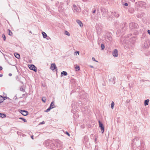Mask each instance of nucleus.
Here are the masks:
<instances>
[{"label": "nucleus", "mask_w": 150, "mask_h": 150, "mask_svg": "<svg viewBox=\"0 0 150 150\" xmlns=\"http://www.w3.org/2000/svg\"><path fill=\"white\" fill-rule=\"evenodd\" d=\"M138 24L132 22L129 24V27L131 29L134 28L137 29L138 28Z\"/></svg>", "instance_id": "nucleus-1"}, {"label": "nucleus", "mask_w": 150, "mask_h": 150, "mask_svg": "<svg viewBox=\"0 0 150 150\" xmlns=\"http://www.w3.org/2000/svg\"><path fill=\"white\" fill-rule=\"evenodd\" d=\"M138 4L139 6L143 8H145L146 5L145 2L143 1H140L138 2Z\"/></svg>", "instance_id": "nucleus-2"}, {"label": "nucleus", "mask_w": 150, "mask_h": 150, "mask_svg": "<svg viewBox=\"0 0 150 150\" xmlns=\"http://www.w3.org/2000/svg\"><path fill=\"white\" fill-rule=\"evenodd\" d=\"M99 127L101 129V132L103 133L104 130V127L103 123L100 120L98 121Z\"/></svg>", "instance_id": "nucleus-3"}, {"label": "nucleus", "mask_w": 150, "mask_h": 150, "mask_svg": "<svg viewBox=\"0 0 150 150\" xmlns=\"http://www.w3.org/2000/svg\"><path fill=\"white\" fill-rule=\"evenodd\" d=\"M50 69L52 70L53 72L56 71L57 72V67L56 66L55 63H53L51 64Z\"/></svg>", "instance_id": "nucleus-4"}, {"label": "nucleus", "mask_w": 150, "mask_h": 150, "mask_svg": "<svg viewBox=\"0 0 150 150\" xmlns=\"http://www.w3.org/2000/svg\"><path fill=\"white\" fill-rule=\"evenodd\" d=\"M29 68L31 70L34 71L36 72L37 71V67L33 64H30L28 65Z\"/></svg>", "instance_id": "nucleus-5"}, {"label": "nucleus", "mask_w": 150, "mask_h": 150, "mask_svg": "<svg viewBox=\"0 0 150 150\" xmlns=\"http://www.w3.org/2000/svg\"><path fill=\"white\" fill-rule=\"evenodd\" d=\"M109 81L110 82H114V84L115 83V76L112 75H110L109 76Z\"/></svg>", "instance_id": "nucleus-6"}, {"label": "nucleus", "mask_w": 150, "mask_h": 150, "mask_svg": "<svg viewBox=\"0 0 150 150\" xmlns=\"http://www.w3.org/2000/svg\"><path fill=\"white\" fill-rule=\"evenodd\" d=\"M101 11L102 12L103 11L102 16L103 17H105L108 12L107 9H104L103 8H101Z\"/></svg>", "instance_id": "nucleus-7"}, {"label": "nucleus", "mask_w": 150, "mask_h": 150, "mask_svg": "<svg viewBox=\"0 0 150 150\" xmlns=\"http://www.w3.org/2000/svg\"><path fill=\"white\" fill-rule=\"evenodd\" d=\"M20 112L22 115L25 116H27L28 114V111L24 110H20Z\"/></svg>", "instance_id": "nucleus-8"}, {"label": "nucleus", "mask_w": 150, "mask_h": 150, "mask_svg": "<svg viewBox=\"0 0 150 150\" xmlns=\"http://www.w3.org/2000/svg\"><path fill=\"white\" fill-rule=\"evenodd\" d=\"M112 54L115 57H117L118 51L117 49H115L112 52Z\"/></svg>", "instance_id": "nucleus-9"}, {"label": "nucleus", "mask_w": 150, "mask_h": 150, "mask_svg": "<svg viewBox=\"0 0 150 150\" xmlns=\"http://www.w3.org/2000/svg\"><path fill=\"white\" fill-rule=\"evenodd\" d=\"M76 22H77V23H78V24L79 25V26H80V27H81L83 26V23L81 22V21H80V20H76Z\"/></svg>", "instance_id": "nucleus-10"}, {"label": "nucleus", "mask_w": 150, "mask_h": 150, "mask_svg": "<svg viewBox=\"0 0 150 150\" xmlns=\"http://www.w3.org/2000/svg\"><path fill=\"white\" fill-rule=\"evenodd\" d=\"M87 94L86 93H84V94L83 95L81 96V98H82L83 99H85L86 100V98H87Z\"/></svg>", "instance_id": "nucleus-11"}, {"label": "nucleus", "mask_w": 150, "mask_h": 150, "mask_svg": "<svg viewBox=\"0 0 150 150\" xmlns=\"http://www.w3.org/2000/svg\"><path fill=\"white\" fill-rule=\"evenodd\" d=\"M112 14L116 18L118 17L119 16V14L115 12H112Z\"/></svg>", "instance_id": "nucleus-12"}, {"label": "nucleus", "mask_w": 150, "mask_h": 150, "mask_svg": "<svg viewBox=\"0 0 150 150\" xmlns=\"http://www.w3.org/2000/svg\"><path fill=\"white\" fill-rule=\"evenodd\" d=\"M61 76H63V75L66 76L67 75V72L66 71H63L61 73Z\"/></svg>", "instance_id": "nucleus-13"}, {"label": "nucleus", "mask_w": 150, "mask_h": 150, "mask_svg": "<svg viewBox=\"0 0 150 150\" xmlns=\"http://www.w3.org/2000/svg\"><path fill=\"white\" fill-rule=\"evenodd\" d=\"M54 101H52L50 104V108H51L52 109L54 108L55 107V106H54Z\"/></svg>", "instance_id": "nucleus-14"}, {"label": "nucleus", "mask_w": 150, "mask_h": 150, "mask_svg": "<svg viewBox=\"0 0 150 150\" xmlns=\"http://www.w3.org/2000/svg\"><path fill=\"white\" fill-rule=\"evenodd\" d=\"M149 100V99L145 100L144 102V104L145 106L148 105Z\"/></svg>", "instance_id": "nucleus-15"}, {"label": "nucleus", "mask_w": 150, "mask_h": 150, "mask_svg": "<svg viewBox=\"0 0 150 150\" xmlns=\"http://www.w3.org/2000/svg\"><path fill=\"white\" fill-rule=\"evenodd\" d=\"M14 56L16 57L18 59H19L20 58V54L18 53H14Z\"/></svg>", "instance_id": "nucleus-16"}, {"label": "nucleus", "mask_w": 150, "mask_h": 150, "mask_svg": "<svg viewBox=\"0 0 150 150\" xmlns=\"http://www.w3.org/2000/svg\"><path fill=\"white\" fill-rule=\"evenodd\" d=\"M6 115L4 113H0V117L2 118L6 117Z\"/></svg>", "instance_id": "nucleus-17"}, {"label": "nucleus", "mask_w": 150, "mask_h": 150, "mask_svg": "<svg viewBox=\"0 0 150 150\" xmlns=\"http://www.w3.org/2000/svg\"><path fill=\"white\" fill-rule=\"evenodd\" d=\"M42 35L44 38H45L47 36V34L44 32H42Z\"/></svg>", "instance_id": "nucleus-18"}, {"label": "nucleus", "mask_w": 150, "mask_h": 150, "mask_svg": "<svg viewBox=\"0 0 150 150\" xmlns=\"http://www.w3.org/2000/svg\"><path fill=\"white\" fill-rule=\"evenodd\" d=\"M3 96L0 95V103H2L3 101Z\"/></svg>", "instance_id": "nucleus-19"}, {"label": "nucleus", "mask_w": 150, "mask_h": 150, "mask_svg": "<svg viewBox=\"0 0 150 150\" xmlns=\"http://www.w3.org/2000/svg\"><path fill=\"white\" fill-rule=\"evenodd\" d=\"M106 38L107 39L109 40H112V37L108 35L106 37Z\"/></svg>", "instance_id": "nucleus-20"}, {"label": "nucleus", "mask_w": 150, "mask_h": 150, "mask_svg": "<svg viewBox=\"0 0 150 150\" xmlns=\"http://www.w3.org/2000/svg\"><path fill=\"white\" fill-rule=\"evenodd\" d=\"M139 139V138L138 137H136L133 140V142H135L136 141H137Z\"/></svg>", "instance_id": "nucleus-21"}, {"label": "nucleus", "mask_w": 150, "mask_h": 150, "mask_svg": "<svg viewBox=\"0 0 150 150\" xmlns=\"http://www.w3.org/2000/svg\"><path fill=\"white\" fill-rule=\"evenodd\" d=\"M75 69L76 71H79L80 69L79 67V66H76L75 67Z\"/></svg>", "instance_id": "nucleus-22"}, {"label": "nucleus", "mask_w": 150, "mask_h": 150, "mask_svg": "<svg viewBox=\"0 0 150 150\" xmlns=\"http://www.w3.org/2000/svg\"><path fill=\"white\" fill-rule=\"evenodd\" d=\"M16 79L17 81H19L21 83H23V82L21 81V78L19 76L17 77Z\"/></svg>", "instance_id": "nucleus-23"}, {"label": "nucleus", "mask_w": 150, "mask_h": 150, "mask_svg": "<svg viewBox=\"0 0 150 150\" xmlns=\"http://www.w3.org/2000/svg\"><path fill=\"white\" fill-rule=\"evenodd\" d=\"M42 100L43 102L45 103L46 102V98L45 97H43L42 98Z\"/></svg>", "instance_id": "nucleus-24"}, {"label": "nucleus", "mask_w": 150, "mask_h": 150, "mask_svg": "<svg viewBox=\"0 0 150 150\" xmlns=\"http://www.w3.org/2000/svg\"><path fill=\"white\" fill-rule=\"evenodd\" d=\"M114 105H115V103H114V102L113 101H112L111 103V108L112 109H113L114 107Z\"/></svg>", "instance_id": "nucleus-25"}, {"label": "nucleus", "mask_w": 150, "mask_h": 150, "mask_svg": "<svg viewBox=\"0 0 150 150\" xmlns=\"http://www.w3.org/2000/svg\"><path fill=\"white\" fill-rule=\"evenodd\" d=\"M52 108L49 107L46 110H45V112H49L51 109Z\"/></svg>", "instance_id": "nucleus-26"}, {"label": "nucleus", "mask_w": 150, "mask_h": 150, "mask_svg": "<svg viewBox=\"0 0 150 150\" xmlns=\"http://www.w3.org/2000/svg\"><path fill=\"white\" fill-rule=\"evenodd\" d=\"M19 119H21V120H22L25 122H27V120L25 119L24 118L20 117L19 118Z\"/></svg>", "instance_id": "nucleus-27"}, {"label": "nucleus", "mask_w": 150, "mask_h": 150, "mask_svg": "<svg viewBox=\"0 0 150 150\" xmlns=\"http://www.w3.org/2000/svg\"><path fill=\"white\" fill-rule=\"evenodd\" d=\"M8 30L9 31L8 35L10 36H11L13 34L12 33L11 31V30L9 29H8Z\"/></svg>", "instance_id": "nucleus-28"}, {"label": "nucleus", "mask_w": 150, "mask_h": 150, "mask_svg": "<svg viewBox=\"0 0 150 150\" xmlns=\"http://www.w3.org/2000/svg\"><path fill=\"white\" fill-rule=\"evenodd\" d=\"M65 34L68 36H69L70 35V34L67 31H65Z\"/></svg>", "instance_id": "nucleus-29"}, {"label": "nucleus", "mask_w": 150, "mask_h": 150, "mask_svg": "<svg viewBox=\"0 0 150 150\" xmlns=\"http://www.w3.org/2000/svg\"><path fill=\"white\" fill-rule=\"evenodd\" d=\"M101 50H104V48H105V46L103 44H101Z\"/></svg>", "instance_id": "nucleus-30"}, {"label": "nucleus", "mask_w": 150, "mask_h": 150, "mask_svg": "<svg viewBox=\"0 0 150 150\" xmlns=\"http://www.w3.org/2000/svg\"><path fill=\"white\" fill-rule=\"evenodd\" d=\"M2 37H3V40L4 41L5 40H6V36L4 34H3L2 35Z\"/></svg>", "instance_id": "nucleus-31"}, {"label": "nucleus", "mask_w": 150, "mask_h": 150, "mask_svg": "<svg viewBox=\"0 0 150 150\" xmlns=\"http://www.w3.org/2000/svg\"><path fill=\"white\" fill-rule=\"evenodd\" d=\"M20 90L21 91H22L23 92H24L25 90L24 89H23V88H21L20 89Z\"/></svg>", "instance_id": "nucleus-32"}, {"label": "nucleus", "mask_w": 150, "mask_h": 150, "mask_svg": "<svg viewBox=\"0 0 150 150\" xmlns=\"http://www.w3.org/2000/svg\"><path fill=\"white\" fill-rule=\"evenodd\" d=\"M92 60L93 61H95V62H98L95 59V58L94 57H92Z\"/></svg>", "instance_id": "nucleus-33"}, {"label": "nucleus", "mask_w": 150, "mask_h": 150, "mask_svg": "<svg viewBox=\"0 0 150 150\" xmlns=\"http://www.w3.org/2000/svg\"><path fill=\"white\" fill-rule=\"evenodd\" d=\"M128 6V4L127 3H125L124 4V6Z\"/></svg>", "instance_id": "nucleus-34"}, {"label": "nucleus", "mask_w": 150, "mask_h": 150, "mask_svg": "<svg viewBox=\"0 0 150 150\" xmlns=\"http://www.w3.org/2000/svg\"><path fill=\"white\" fill-rule=\"evenodd\" d=\"M3 100L4 101V100H5L6 99H7V97L6 96H5V97H4L3 96Z\"/></svg>", "instance_id": "nucleus-35"}, {"label": "nucleus", "mask_w": 150, "mask_h": 150, "mask_svg": "<svg viewBox=\"0 0 150 150\" xmlns=\"http://www.w3.org/2000/svg\"><path fill=\"white\" fill-rule=\"evenodd\" d=\"M65 134H66L68 136H70V134L67 132H65Z\"/></svg>", "instance_id": "nucleus-36"}, {"label": "nucleus", "mask_w": 150, "mask_h": 150, "mask_svg": "<svg viewBox=\"0 0 150 150\" xmlns=\"http://www.w3.org/2000/svg\"><path fill=\"white\" fill-rule=\"evenodd\" d=\"M137 16L139 18H140L142 17L141 15L139 14Z\"/></svg>", "instance_id": "nucleus-37"}, {"label": "nucleus", "mask_w": 150, "mask_h": 150, "mask_svg": "<svg viewBox=\"0 0 150 150\" xmlns=\"http://www.w3.org/2000/svg\"><path fill=\"white\" fill-rule=\"evenodd\" d=\"M14 100H16L17 99L16 96H15L13 98Z\"/></svg>", "instance_id": "nucleus-38"}, {"label": "nucleus", "mask_w": 150, "mask_h": 150, "mask_svg": "<svg viewBox=\"0 0 150 150\" xmlns=\"http://www.w3.org/2000/svg\"><path fill=\"white\" fill-rule=\"evenodd\" d=\"M45 123V122L44 121H43L42 122H40V124H44Z\"/></svg>", "instance_id": "nucleus-39"}, {"label": "nucleus", "mask_w": 150, "mask_h": 150, "mask_svg": "<svg viewBox=\"0 0 150 150\" xmlns=\"http://www.w3.org/2000/svg\"><path fill=\"white\" fill-rule=\"evenodd\" d=\"M126 28L125 27H123L122 28V30H125Z\"/></svg>", "instance_id": "nucleus-40"}, {"label": "nucleus", "mask_w": 150, "mask_h": 150, "mask_svg": "<svg viewBox=\"0 0 150 150\" xmlns=\"http://www.w3.org/2000/svg\"><path fill=\"white\" fill-rule=\"evenodd\" d=\"M147 32L148 34H149L150 35V30H147Z\"/></svg>", "instance_id": "nucleus-41"}, {"label": "nucleus", "mask_w": 150, "mask_h": 150, "mask_svg": "<svg viewBox=\"0 0 150 150\" xmlns=\"http://www.w3.org/2000/svg\"><path fill=\"white\" fill-rule=\"evenodd\" d=\"M130 100H127L126 101V103H128L129 102Z\"/></svg>", "instance_id": "nucleus-42"}, {"label": "nucleus", "mask_w": 150, "mask_h": 150, "mask_svg": "<svg viewBox=\"0 0 150 150\" xmlns=\"http://www.w3.org/2000/svg\"><path fill=\"white\" fill-rule=\"evenodd\" d=\"M79 51H76V52H75V53H76V54L77 53L78 54H79Z\"/></svg>", "instance_id": "nucleus-43"}, {"label": "nucleus", "mask_w": 150, "mask_h": 150, "mask_svg": "<svg viewBox=\"0 0 150 150\" xmlns=\"http://www.w3.org/2000/svg\"><path fill=\"white\" fill-rule=\"evenodd\" d=\"M96 9H95L94 10H93V12H92V13H95V12H96Z\"/></svg>", "instance_id": "nucleus-44"}, {"label": "nucleus", "mask_w": 150, "mask_h": 150, "mask_svg": "<svg viewBox=\"0 0 150 150\" xmlns=\"http://www.w3.org/2000/svg\"><path fill=\"white\" fill-rule=\"evenodd\" d=\"M9 76H12V74L11 73H9L8 74Z\"/></svg>", "instance_id": "nucleus-45"}, {"label": "nucleus", "mask_w": 150, "mask_h": 150, "mask_svg": "<svg viewBox=\"0 0 150 150\" xmlns=\"http://www.w3.org/2000/svg\"><path fill=\"white\" fill-rule=\"evenodd\" d=\"M49 140H47L45 142V143H46L47 144V143L48 142Z\"/></svg>", "instance_id": "nucleus-46"}, {"label": "nucleus", "mask_w": 150, "mask_h": 150, "mask_svg": "<svg viewBox=\"0 0 150 150\" xmlns=\"http://www.w3.org/2000/svg\"><path fill=\"white\" fill-rule=\"evenodd\" d=\"M77 9H78L77 7V8H74V9L76 10L77 11H78Z\"/></svg>", "instance_id": "nucleus-47"}, {"label": "nucleus", "mask_w": 150, "mask_h": 150, "mask_svg": "<svg viewBox=\"0 0 150 150\" xmlns=\"http://www.w3.org/2000/svg\"><path fill=\"white\" fill-rule=\"evenodd\" d=\"M31 139H33V135H31Z\"/></svg>", "instance_id": "nucleus-48"}, {"label": "nucleus", "mask_w": 150, "mask_h": 150, "mask_svg": "<svg viewBox=\"0 0 150 150\" xmlns=\"http://www.w3.org/2000/svg\"><path fill=\"white\" fill-rule=\"evenodd\" d=\"M73 7L74 8H77L76 6L75 5H73Z\"/></svg>", "instance_id": "nucleus-49"}, {"label": "nucleus", "mask_w": 150, "mask_h": 150, "mask_svg": "<svg viewBox=\"0 0 150 150\" xmlns=\"http://www.w3.org/2000/svg\"><path fill=\"white\" fill-rule=\"evenodd\" d=\"M62 146V143H61L60 144V146H59L60 147H61Z\"/></svg>", "instance_id": "nucleus-50"}, {"label": "nucleus", "mask_w": 150, "mask_h": 150, "mask_svg": "<svg viewBox=\"0 0 150 150\" xmlns=\"http://www.w3.org/2000/svg\"><path fill=\"white\" fill-rule=\"evenodd\" d=\"M3 68L1 67H0V70H1Z\"/></svg>", "instance_id": "nucleus-51"}, {"label": "nucleus", "mask_w": 150, "mask_h": 150, "mask_svg": "<svg viewBox=\"0 0 150 150\" xmlns=\"http://www.w3.org/2000/svg\"><path fill=\"white\" fill-rule=\"evenodd\" d=\"M3 75L2 74H0V77H2L3 76Z\"/></svg>", "instance_id": "nucleus-52"}, {"label": "nucleus", "mask_w": 150, "mask_h": 150, "mask_svg": "<svg viewBox=\"0 0 150 150\" xmlns=\"http://www.w3.org/2000/svg\"><path fill=\"white\" fill-rule=\"evenodd\" d=\"M143 144V142H141V144L142 146V144Z\"/></svg>", "instance_id": "nucleus-53"}, {"label": "nucleus", "mask_w": 150, "mask_h": 150, "mask_svg": "<svg viewBox=\"0 0 150 150\" xmlns=\"http://www.w3.org/2000/svg\"><path fill=\"white\" fill-rule=\"evenodd\" d=\"M95 140V142H96V141H97V139H96V138H95V140Z\"/></svg>", "instance_id": "nucleus-54"}, {"label": "nucleus", "mask_w": 150, "mask_h": 150, "mask_svg": "<svg viewBox=\"0 0 150 150\" xmlns=\"http://www.w3.org/2000/svg\"><path fill=\"white\" fill-rule=\"evenodd\" d=\"M29 32L30 33H31V34L32 33V32H31V31H29Z\"/></svg>", "instance_id": "nucleus-55"}, {"label": "nucleus", "mask_w": 150, "mask_h": 150, "mask_svg": "<svg viewBox=\"0 0 150 150\" xmlns=\"http://www.w3.org/2000/svg\"><path fill=\"white\" fill-rule=\"evenodd\" d=\"M7 99H10V98L8 97H7Z\"/></svg>", "instance_id": "nucleus-56"}, {"label": "nucleus", "mask_w": 150, "mask_h": 150, "mask_svg": "<svg viewBox=\"0 0 150 150\" xmlns=\"http://www.w3.org/2000/svg\"><path fill=\"white\" fill-rule=\"evenodd\" d=\"M67 4H68V3L69 2H68V1H67Z\"/></svg>", "instance_id": "nucleus-57"}, {"label": "nucleus", "mask_w": 150, "mask_h": 150, "mask_svg": "<svg viewBox=\"0 0 150 150\" xmlns=\"http://www.w3.org/2000/svg\"><path fill=\"white\" fill-rule=\"evenodd\" d=\"M63 3H60V4H61V5H63Z\"/></svg>", "instance_id": "nucleus-58"}, {"label": "nucleus", "mask_w": 150, "mask_h": 150, "mask_svg": "<svg viewBox=\"0 0 150 150\" xmlns=\"http://www.w3.org/2000/svg\"><path fill=\"white\" fill-rule=\"evenodd\" d=\"M91 67H93V66H91Z\"/></svg>", "instance_id": "nucleus-59"}, {"label": "nucleus", "mask_w": 150, "mask_h": 150, "mask_svg": "<svg viewBox=\"0 0 150 150\" xmlns=\"http://www.w3.org/2000/svg\"><path fill=\"white\" fill-rule=\"evenodd\" d=\"M144 46H145V47H146V45H145H145Z\"/></svg>", "instance_id": "nucleus-60"}]
</instances>
